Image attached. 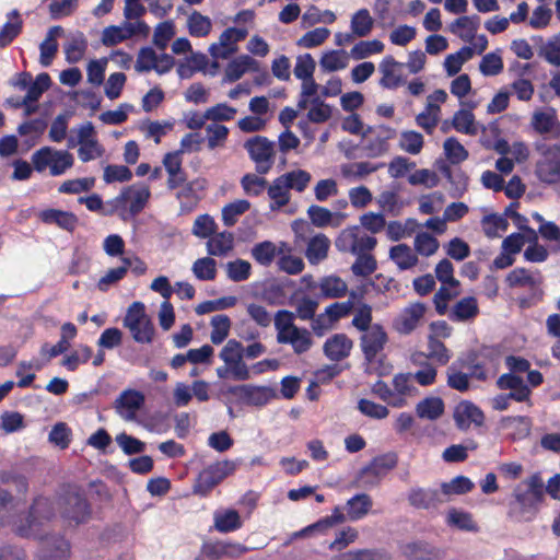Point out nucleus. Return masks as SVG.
Here are the masks:
<instances>
[{
    "instance_id": "nucleus-2",
    "label": "nucleus",
    "mask_w": 560,
    "mask_h": 560,
    "mask_svg": "<svg viewBox=\"0 0 560 560\" xmlns=\"http://www.w3.org/2000/svg\"><path fill=\"white\" fill-rule=\"evenodd\" d=\"M295 314L288 310H279L273 317L277 330V342L290 345L298 355L306 353L313 347L312 332L294 324Z\"/></svg>"
},
{
    "instance_id": "nucleus-4",
    "label": "nucleus",
    "mask_w": 560,
    "mask_h": 560,
    "mask_svg": "<svg viewBox=\"0 0 560 560\" xmlns=\"http://www.w3.org/2000/svg\"><path fill=\"white\" fill-rule=\"evenodd\" d=\"M513 497L522 520L535 518L545 501L544 480L540 472H534L522 485H518L513 491Z\"/></svg>"
},
{
    "instance_id": "nucleus-50",
    "label": "nucleus",
    "mask_w": 560,
    "mask_h": 560,
    "mask_svg": "<svg viewBox=\"0 0 560 560\" xmlns=\"http://www.w3.org/2000/svg\"><path fill=\"white\" fill-rule=\"evenodd\" d=\"M474 482L465 476H457L450 482H443L441 485L442 498L447 500V497L452 494H465L472 490Z\"/></svg>"
},
{
    "instance_id": "nucleus-13",
    "label": "nucleus",
    "mask_w": 560,
    "mask_h": 560,
    "mask_svg": "<svg viewBox=\"0 0 560 560\" xmlns=\"http://www.w3.org/2000/svg\"><path fill=\"white\" fill-rule=\"evenodd\" d=\"M388 341L387 332L381 324H374L371 329L362 332L360 348L368 363L375 362Z\"/></svg>"
},
{
    "instance_id": "nucleus-33",
    "label": "nucleus",
    "mask_w": 560,
    "mask_h": 560,
    "mask_svg": "<svg viewBox=\"0 0 560 560\" xmlns=\"http://www.w3.org/2000/svg\"><path fill=\"white\" fill-rule=\"evenodd\" d=\"M419 355L432 360L441 366L446 365L452 359L451 350L442 340L436 339L435 336H428L427 352L420 353Z\"/></svg>"
},
{
    "instance_id": "nucleus-31",
    "label": "nucleus",
    "mask_w": 560,
    "mask_h": 560,
    "mask_svg": "<svg viewBox=\"0 0 560 560\" xmlns=\"http://www.w3.org/2000/svg\"><path fill=\"white\" fill-rule=\"evenodd\" d=\"M444 401L438 396L425 397L416 405L418 418L431 421L438 420L444 413Z\"/></svg>"
},
{
    "instance_id": "nucleus-27",
    "label": "nucleus",
    "mask_w": 560,
    "mask_h": 560,
    "mask_svg": "<svg viewBox=\"0 0 560 560\" xmlns=\"http://www.w3.org/2000/svg\"><path fill=\"white\" fill-rule=\"evenodd\" d=\"M307 215L311 220V224L316 228H325L328 225L337 228L340 225L341 220H343L346 217L341 213L335 214L327 208L317 205H312L308 207Z\"/></svg>"
},
{
    "instance_id": "nucleus-7",
    "label": "nucleus",
    "mask_w": 560,
    "mask_h": 560,
    "mask_svg": "<svg viewBox=\"0 0 560 560\" xmlns=\"http://www.w3.org/2000/svg\"><path fill=\"white\" fill-rule=\"evenodd\" d=\"M534 149L541 156L535 168L538 179L548 185L560 183V142L548 144L536 141Z\"/></svg>"
},
{
    "instance_id": "nucleus-56",
    "label": "nucleus",
    "mask_w": 560,
    "mask_h": 560,
    "mask_svg": "<svg viewBox=\"0 0 560 560\" xmlns=\"http://www.w3.org/2000/svg\"><path fill=\"white\" fill-rule=\"evenodd\" d=\"M440 112V105L428 103L425 112L418 114L416 117L418 126L423 128L427 133L432 135L433 130L438 126Z\"/></svg>"
},
{
    "instance_id": "nucleus-15",
    "label": "nucleus",
    "mask_w": 560,
    "mask_h": 560,
    "mask_svg": "<svg viewBox=\"0 0 560 560\" xmlns=\"http://www.w3.org/2000/svg\"><path fill=\"white\" fill-rule=\"evenodd\" d=\"M228 393L237 397L246 405L265 406L272 398V390L266 386L235 385Z\"/></svg>"
},
{
    "instance_id": "nucleus-48",
    "label": "nucleus",
    "mask_w": 560,
    "mask_h": 560,
    "mask_svg": "<svg viewBox=\"0 0 560 560\" xmlns=\"http://www.w3.org/2000/svg\"><path fill=\"white\" fill-rule=\"evenodd\" d=\"M188 32L192 37H206L212 28L211 20L198 11H194L187 20Z\"/></svg>"
},
{
    "instance_id": "nucleus-47",
    "label": "nucleus",
    "mask_w": 560,
    "mask_h": 560,
    "mask_svg": "<svg viewBox=\"0 0 560 560\" xmlns=\"http://www.w3.org/2000/svg\"><path fill=\"white\" fill-rule=\"evenodd\" d=\"M346 521V515L342 513L339 506H336L332 511V514L329 516H325L312 525H308L304 529L301 530V535H305L312 532H320L324 533L327 529L334 527L337 524H341Z\"/></svg>"
},
{
    "instance_id": "nucleus-39",
    "label": "nucleus",
    "mask_w": 560,
    "mask_h": 560,
    "mask_svg": "<svg viewBox=\"0 0 560 560\" xmlns=\"http://www.w3.org/2000/svg\"><path fill=\"white\" fill-rule=\"evenodd\" d=\"M267 192L271 200L270 209L272 211L283 208L290 201V189L280 176L272 180L267 189Z\"/></svg>"
},
{
    "instance_id": "nucleus-9",
    "label": "nucleus",
    "mask_w": 560,
    "mask_h": 560,
    "mask_svg": "<svg viewBox=\"0 0 560 560\" xmlns=\"http://www.w3.org/2000/svg\"><path fill=\"white\" fill-rule=\"evenodd\" d=\"M32 163L34 170L38 173H43L49 168L51 176H60L73 166L74 159L67 150H55L50 147H43L33 153Z\"/></svg>"
},
{
    "instance_id": "nucleus-6",
    "label": "nucleus",
    "mask_w": 560,
    "mask_h": 560,
    "mask_svg": "<svg viewBox=\"0 0 560 560\" xmlns=\"http://www.w3.org/2000/svg\"><path fill=\"white\" fill-rule=\"evenodd\" d=\"M16 495H25L28 491L27 478L13 471H0V526L11 523L12 514L16 508Z\"/></svg>"
},
{
    "instance_id": "nucleus-46",
    "label": "nucleus",
    "mask_w": 560,
    "mask_h": 560,
    "mask_svg": "<svg viewBox=\"0 0 560 560\" xmlns=\"http://www.w3.org/2000/svg\"><path fill=\"white\" fill-rule=\"evenodd\" d=\"M374 25V21L368 9L358 10L351 18L352 34L358 37L368 36Z\"/></svg>"
},
{
    "instance_id": "nucleus-17",
    "label": "nucleus",
    "mask_w": 560,
    "mask_h": 560,
    "mask_svg": "<svg viewBox=\"0 0 560 560\" xmlns=\"http://www.w3.org/2000/svg\"><path fill=\"white\" fill-rule=\"evenodd\" d=\"M530 126L538 135L548 136L551 139L560 138V122L557 118V112L552 107L545 112H535L532 116Z\"/></svg>"
},
{
    "instance_id": "nucleus-62",
    "label": "nucleus",
    "mask_w": 560,
    "mask_h": 560,
    "mask_svg": "<svg viewBox=\"0 0 560 560\" xmlns=\"http://www.w3.org/2000/svg\"><path fill=\"white\" fill-rule=\"evenodd\" d=\"M357 259L351 266V271L354 276L368 277L377 269L376 258L370 254H358Z\"/></svg>"
},
{
    "instance_id": "nucleus-26",
    "label": "nucleus",
    "mask_w": 560,
    "mask_h": 560,
    "mask_svg": "<svg viewBox=\"0 0 560 560\" xmlns=\"http://www.w3.org/2000/svg\"><path fill=\"white\" fill-rule=\"evenodd\" d=\"M284 249L289 253L291 252V248L287 247L285 243H281L280 248L277 249V246L272 242L264 241L254 245L252 256L259 265L268 267L272 264L277 255L284 253Z\"/></svg>"
},
{
    "instance_id": "nucleus-61",
    "label": "nucleus",
    "mask_w": 560,
    "mask_h": 560,
    "mask_svg": "<svg viewBox=\"0 0 560 560\" xmlns=\"http://www.w3.org/2000/svg\"><path fill=\"white\" fill-rule=\"evenodd\" d=\"M280 177L289 189H294L299 192L304 191L312 179L311 174L304 170L291 171L280 175Z\"/></svg>"
},
{
    "instance_id": "nucleus-20",
    "label": "nucleus",
    "mask_w": 560,
    "mask_h": 560,
    "mask_svg": "<svg viewBox=\"0 0 560 560\" xmlns=\"http://www.w3.org/2000/svg\"><path fill=\"white\" fill-rule=\"evenodd\" d=\"M392 386L395 396L393 408H402L407 406V398L418 394V388L413 385L411 373L396 374L392 380Z\"/></svg>"
},
{
    "instance_id": "nucleus-1",
    "label": "nucleus",
    "mask_w": 560,
    "mask_h": 560,
    "mask_svg": "<svg viewBox=\"0 0 560 560\" xmlns=\"http://www.w3.org/2000/svg\"><path fill=\"white\" fill-rule=\"evenodd\" d=\"M55 517V508L50 499L37 497L33 500L27 514L14 522V533L24 538L43 540L37 560H69L70 542L63 536H44L45 526Z\"/></svg>"
},
{
    "instance_id": "nucleus-45",
    "label": "nucleus",
    "mask_w": 560,
    "mask_h": 560,
    "mask_svg": "<svg viewBox=\"0 0 560 560\" xmlns=\"http://www.w3.org/2000/svg\"><path fill=\"white\" fill-rule=\"evenodd\" d=\"M492 360L487 358L483 353H470L467 357L466 366L469 370V376L478 381H486L488 378L489 363Z\"/></svg>"
},
{
    "instance_id": "nucleus-52",
    "label": "nucleus",
    "mask_w": 560,
    "mask_h": 560,
    "mask_svg": "<svg viewBox=\"0 0 560 560\" xmlns=\"http://www.w3.org/2000/svg\"><path fill=\"white\" fill-rule=\"evenodd\" d=\"M452 127L462 133L474 136L477 133L475 126V116L471 110L459 109L452 119Z\"/></svg>"
},
{
    "instance_id": "nucleus-22",
    "label": "nucleus",
    "mask_w": 560,
    "mask_h": 560,
    "mask_svg": "<svg viewBox=\"0 0 560 560\" xmlns=\"http://www.w3.org/2000/svg\"><path fill=\"white\" fill-rule=\"evenodd\" d=\"M408 501L416 509L429 510L436 508L446 499L442 498L441 491L436 489L413 488L408 494Z\"/></svg>"
},
{
    "instance_id": "nucleus-5",
    "label": "nucleus",
    "mask_w": 560,
    "mask_h": 560,
    "mask_svg": "<svg viewBox=\"0 0 560 560\" xmlns=\"http://www.w3.org/2000/svg\"><path fill=\"white\" fill-rule=\"evenodd\" d=\"M60 515L69 525L86 523L92 515L91 505L84 492L77 486L68 485L58 498Z\"/></svg>"
},
{
    "instance_id": "nucleus-24",
    "label": "nucleus",
    "mask_w": 560,
    "mask_h": 560,
    "mask_svg": "<svg viewBox=\"0 0 560 560\" xmlns=\"http://www.w3.org/2000/svg\"><path fill=\"white\" fill-rule=\"evenodd\" d=\"M400 551L407 560H439L440 550L425 541H410L400 546Z\"/></svg>"
},
{
    "instance_id": "nucleus-8",
    "label": "nucleus",
    "mask_w": 560,
    "mask_h": 560,
    "mask_svg": "<svg viewBox=\"0 0 560 560\" xmlns=\"http://www.w3.org/2000/svg\"><path fill=\"white\" fill-rule=\"evenodd\" d=\"M236 470V463L230 459L215 462L203 468L192 486V493L207 498L212 490Z\"/></svg>"
},
{
    "instance_id": "nucleus-29",
    "label": "nucleus",
    "mask_w": 560,
    "mask_h": 560,
    "mask_svg": "<svg viewBox=\"0 0 560 560\" xmlns=\"http://www.w3.org/2000/svg\"><path fill=\"white\" fill-rule=\"evenodd\" d=\"M381 132L374 139H370L363 147L365 155L369 158H377L388 150V140L396 136V130L390 127L381 126Z\"/></svg>"
},
{
    "instance_id": "nucleus-57",
    "label": "nucleus",
    "mask_w": 560,
    "mask_h": 560,
    "mask_svg": "<svg viewBox=\"0 0 560 560\" xmlns=\"http://www.w3.org/2000/svg\"><path fill=\"white\" fill-rule=\"evenodd\" d=\"M211 341L214 345L222 343L229 336L231 328V319L225 314H219L211 318Z\"/></svg>"
},
{
    "instance_id": "nucleus-11",
    "label": "nucleus",
    "mask_w": 560,
    "mask_h": 560,
    "mask_svg": "<svg viewBox=\"0 0 560 560\" xmlns=\"http://www.w3.org/2000/svg\"><path fill=\"white\" fill-rule=\"evenodd\" d=\"M376 245V237L362 233L358 225L343 229L335 240V246L339 252L352 255L370 253Z\"/></svg>"
},
{
    "instance_id": "nucleus-10",
    "label": "nucleus",
    "mask_w": 560,
    "mask_h": 560,
    "mask_svg": "<svg viewBox=\"0 0 560 560\" xmlns=\"http://www.w3.org/2000/svg\"><path fill=\"white\" fill-rule=\"evenodd\" d=\"M124 326L129 329L133 340L139 343H151L154 338V325L145 313L142 302H133L127 310Z\"/></svg>"
},
{
    "instance_id": "nucleus-21",
    "label": "nucleus",
    "mask_w": 560,
    "mask_h": 560,
    "mask_svg": "<svg viewBox=\"0 0 560 560\" xmlns=\"http://www.w3.org/2000/svg\"><path fill=\"white\" fill-rule=\"evenodd\" d=\"M352 347L353 342L346 334H335L325 341L323 351L330 361L339 362L350 355Z\"/></svg>"
},
{
    "instance_id": "nucleus-14",
    "label": "nucleus",
    "mask_w": 560,
    "mask_h": 560,
    "mask_svg": "<svg viewBox=\"0 0 560 560\" xmlns=\"http://www.w3.org/2000/svg\"><path fill=\"white\" fill-rule=\"evenodd\" d=\"M427 305L422 302H413L406 306L394 319L393 328L399 335H410L417 329L424 317Z\"/></svg>"
},
{
    "instance_id": "nucleus-32",
    "label": "nucleus",
    "mask_w": 560,
    "mask_h": 560,
    "mask_svg": "<svg viewBox=\"0 0 560 560\" xmlns=\"http://www.w3.org/2000/svg\"><path fill=\"white\" fill-rule=\"evenodd\" d=\"M23 20L16 9L8 13V21L0 31V47L9 46L22 32Z\"/></svg>"
},
{
    "instance_id": "nucleus-59",
    "label": "nucleus",
    "mask_w": 560,
    "mask_h": 560,
    "mask_svg": "<svg viewBox=\"0 0 560 560\" xmlns=\"http://www.w3.org/2000/svg\"><path fill=\"white\" fill-rule=\"evenodd\" d=\"M413 245L416 252L424 257L434 255L440 247L438 238L428 232L418 233L415 237Z\"/></svg>"
},
{
    "instance_id": "nucleus-51",
    "label": "nucleus",
    "mask_w": 560,
    "mask_h": 560,
    "mask_svg": "<svg viewBox=\"0 0 560 560\" xmlns=\"http://www.w3.org/2000/svg\"><path fill=\"white\" fill-rule=\"evenodd\" d=\"M131 266L130 258H122V265L117 268L109 269L97 282V289L102 292H106L110 284L120 281Z\"/></svg>"
},
{
    "instance_id": "nucleus-55",
    "label": "nucleus",
    "mask_w": 560,
    "mask_h": 560,
    "mask_svg": "<svg viewBox=\"0 0 560 560\" xmlns=\"http://www.w3.org/2000/svg\"><path fill=\"white\" fill-rule=\"evenodd\" d=\"M322 295L329 299L341 298L347 292L346 282L339 277H325L322 279L320 284Z\"/></svg>"
},
{
    "instance_id": "nucleus-54",
    "label": "nucleus",
    "mask_w": 560,
    "mask_h": 560,
    "mask_svg": "<svg viewBox=\"0 0 560 560\" xmlns=\"http://www.w3.org/2000/svg\"><path fill=\"white\" fill-rule=\"evenodd\" d=\"M460 294L459 287H450L448 284H443L435 292L433 302L435 306V311L439 315H445L447 312V303L448 301L457 298Z\"/></svg>"
},
{
    "instance_id": "nucleus-25",
    "label": "nucleus",
    "mask_w": 560,
    "mask_h": 560,
    "mask_svg": "<svg viewBox=\"0 0 560 560\" xmlns=\"http://www.w3.org/2000/svg\"><path fill=\"white\" fill-rule=\"evenodd\" d=\"M479 314L478 301L475 296H465L457 301L448 313L452 322H467Z\"/></svg>"
},
{
    "instance_id": "nucleus-28",
    "label": "nucleus",
    "mask_w": 560,
    "mask_h": 560,
    "mask_svg": "<svg viewBox=\"0 0 560 560\" xmlns=\"http://www.w3.org/2000/svg\"><path fill=\"white\" fill-rule=\"evenodd\" d=\"M207 182L205 178H196L186 183L177 192V199L185 208L195 207L201 198V192L206 189Z\"/></svg>"
},
{
    "instance_id": "nucleus-38",
    "label": "nucleus",
    "mask_w": 560,
    "mask_h": 560,
    "mask_svg": "<svg viewBox=\"0 0 560 560\" xmlns=\"http://www.w3.org/2000/svg\"><path fill=\"white\" fill-rule=\"evenodd\" d=\"M233 233L228 231L214 233L207 242V252L211 256L222 257L233 249Z\"/></svg>"
},
{
    "instance_id": "nucleus-37",
    "label": "nucleus",
    "mask_w": 560,
    "mask_h": 560,
    "mask_svg": "<svg viewBox=\"0 0 560 560\" xmlns=\"http://www.w3.org/2000/svg\"><path fill=\"white\" fill-rule=\"evenodd\" d=\"M330 246L329 238L323 234H316L311 237L307 247L305 250V256L311 264H317L320 260L325 259L328 255Z\"/></svg>"
},
{
    "instance_id": "nucleus-58",
    "label": "nucleus",
    "mask_w": 560,
    "mask_h": 560,
    "mask_svg": "<svg viewBox=\"0 0 560 560\" xmlns=\"http://www.w3.org/2000/svg\"><path fill=\"white\" fill-rule=\"evenodd\" d=\"M339 560H392V557L385 550L357 549L341 553Z\"/></svg>"
},
{
    "instance_id": "nucleus-49",
    "label": "nucleus",
    "mask_w": 560,
    "mask_h": 560,
    "mask_svg": "<svg viewBox=\"0 0 560 560\" xmlns=\"http://www.w3.org/2000/svg\"><path fill=\"white\" fill-rule=\"evenodd\" d=\"M135 35L131 27L110 25L104 28L102 34V43L109 47L115 46Z\"/></svg>"
},
{
    "instance_id": "nucleus-12",
    "label": "nucleus",
    "mask_w": 560,
    "mask_h": 560,
    "mask_svg": "<svg viewBox=\"0 0 560 560\" xmlns=\"http://www.w3.org/2000/svg\"><path fill=\"white\" fill-rule=\"evenodd\" d=\"M249 158L256 164V172L260 175L267 174L275 160V143L262 136H255L244 143Z\"/></svg>"
},
{
    "instance_id": "nucleus-63",
    "label": "nucleus",
    "mask_w": 560,
    "mask_h": 560,
    "mask_svg": "<svg viewBox=\"0 0 560 560\" xmlns=\"http://www.w3.org/2000/svg\"><path fill=\"white\" fill-rule=\"evenodd\" d=\"M92 348L90 346L82 345L78 350L73 351L63 359L62 365L68 371L74 372L80 364L88 363L92 359Z\"/></svg>"
},
{
    "instance_id": "nucleus-16",
    "label": "nucleus",
    "mask_w": 560,
    "mask_h": 560,
    "mask_svg": "<svg viewBox=\"0 0 560 560\" xmlns=\"http://www.w3.org/2000/svg\"><path fill=\"white\" fill-rule=\"evenodd\" d=\"M453 418L462 431L468 430L471 424L480 427L485 422L483 411L469 400H463L455 407Z\"/></svg>"
},
{
    "instance_id": "nucleus-23",
    "label": "nucleus",
    "mask_w": 560,
    "mask_h": 560,
    "mask_svg": "<svg viewBox=\"0 0 560 560\" xmlns=\"http://www.w3.org/2000/svg\"><path fill=\"white\" fill-rule=\"evenodd\" d=\"M398 464L396 453H386L374 457L366 466L360 470V477L372 476L376 479L386 475L387 471L394 469Z\"/></svg>"
},
{
    "instance_id": "nucleus-41",
    "label": "nucleus",
    "mask_w": 560,
    "mask_h": 560,
    "mask_svg": "<svg viewBox=\"0 0 560 560\" xmlns=\"http://www.w3.org/2000/svg\"><path fill=\"white\" fill-rule=\"evenodd\" d=\"M389 258L400 270H407L418 264L417 254L407 244H398L389 249Z\"/></svg>"
},
{
    "instance_id": "nucleus-44",
    "label": "nucleus",
    "mask_w": 560,
    "mask_h": 560,
    "mask_svg": "<svg viewBox=\"0 0 560 560\" xmlns=\"http://www.w3.org/2000/svg\"><path fill=\"white\" fill-rule=\"evenodd\" d=\"M88 48V42L83 33L73 35L65 45L66 59L70 63L79 62Z\"/></svg>"
},
{
    "instance_id": "nucleus-3",
    "label": "nucleus",
    "mask_w": 560,
    "mask_h": 560,
    "mask_svg": "<svg viewBox=\"0 0 560 560\" xmlns=\"http://www.w3.org/2000/svg\"><path fill=\"white\" fill-rule=\"evenodd\" d=\"M151 191L147 185H129L121 189L118 196L107 202L109 211H103V215L118 213L120 219L127 221L140 214L145 208Z\"/></svg>"
},
{
    "instance_id": "nucleus-34",
    "label": "nucleus",
    "mask_w": 560,
    "mask_h": 560,
    "mask_svg": "<svg viewBox=\"0 0 560 560\" xmlns=\"http://www.w3.org/2000/svg\"><path fill=\"white\" fill-rule=\"evenodd\" d=\"M373 506V500L368 493H358L347 501V517L350 521L363 518Z\"/></svg>"
},
{
    "instance_id": "nucleus-36",
    "label": "nucleus",
    "mask_w": 560,
    "mask_h": 560,
    "mask_svg": "<svg viewBox=\"0 0 560 560\" xmlns=\"http://www.w3.org/2000/svg\"><path fill=\"white\" fill-rule=\"evenodd\" d=\"M62 27L59 25L49 28L44 42L39 45L40 56L39 62L43 67H49L58 51V43L56 35L62 33Z\"/></svg>"
},
{
    "instance_id": "nucleus-42",
    "label": "nucleus",
    "mask_w": 560,
    "mask_h": 560,
    "mask_svg": "<svg viewBox=\"0 0 560 560\" xmlns=\"http://www.w3.org/2000/svg\"><path fill=\"white\" fill-rule=\"evenodd\" d=\"M383 164H373L371 162H352L341 165V174L345 178L362 179L376 172Z\"/></svg>"
},
{
    "instance_id": "nucleus-35",
    "label": "nucleus",
    "mask_w": 560,
    "mask_h": 560,
    "mask_svg": "<svg viewBox=\"0 0 560 560\" xmlns=\"http://www.w3.org/2000/svg\"><path fill=\"white\" fill-rule=\"evenodd\" d=\"M144 395L136 389H126L115 401V407L118 411L126 410L129 417L135 413L144 405Z\"/></svg>"
},
{
    "instance_id": "nucleus-19",
    "label": "nucleus",
    "mask_w": 560,
    "mask_h": 560,
    "mask_svg": "<svg viewBox=\"0 0 560 560\" xmlns=\"http://www.w3.org/2000/svg\"><path fill=\"white\" fill-rule=\"evenodd\" d=\"M247 31L245 28L229 27L220 35V45H211L209 51L214 58H228L235 51V47L231 45L245 39Z\"/></svg>"
},
{
    "instance_id": "nucleus-60",
    "label": "nucleus",
    "mask_w": 560,
    "mask_h": 560,
    "mask_svg": "<svg viewBox=\"0 0 560 560\" xmlns=\"http://www.w3.org/2000/svg\"><path fill=\"white\" fill-rule=\"evenodd\" d=\"M192 272L198 280H214L217 277V261L211 257L199 258L192 265Z\"/></svg>"
},
{
    "instance_id": "nucleus-18",
    "label": "nucleus",
    "mask_w": 560,
    "mask_h": 560,
    "mask_svg": "<svg viewBox=\"0 0 560 560\" xmlns=\"http://www.w3.org/2000/svg\"><path fill=\"white\" fill-rule=\"evenodd\" d=\"M405 65L395 60L392 55L384 57L380 63V72L382 78L380 79V85L384 89L395 90L404 83L401 69Z\"/></svg>"
},
{
    "instance_id": "nucleus-30",
    "label": "nucleus",
    "mask_w": 560,
    "mask_h": 560,
    "mask_svg": "<svg viewBox=\"0 0 560 560\" xmlns=\"http://www.w3.org/2000/svg\"><path fill=\"white\" fill-rule=\"evenodd\" d=\"M258 62L248 55H242L230 61L225 68V77L230 82L237 81L247 71H257Z\"/></svg>"
},
{
    "instance_id": "nucleus-43",
    "label": "nucleus",
    "mask_w": 560,
    "mask_h": 560,
    "mask_svg": "<svg viewBox=\"0 0 560 560\" xmlns=\"http://www.w3.org/2000/svg\"><path fill=\"white\" fill-rule=\"evenodd\" d=\"M214 527L220 533H231L242 527V521L236 510H226L214 515Z\"/></svg>"
},
{
    "instance_id": "nucleus-64",
    "label": "nucleus",
    "mask_w": 560,
    "mask_h": 560,
    "mask_svg": "<svg viewBox=\"0 0 560 560\" xmlns=\"http://www.w3.org/2000/svg\"><path fill=\"white\" fill-rule=\"evenodd\" d=\"M444 153L452 164H459L468 158V151L454 137H450L444 141Z\"/></svg>"
},
{
    "instance_id": "nucleus-40",
    "label": "nucleus",
    "mask_w": 560,
    "mask_h": 560,
    "mask_svg": "<svg viewBox=\"0 0 560 560\" xmlns=\"http://www.w3.org/2000/svg\"><path fill=\"white\" fill-rule=\"evenodd\" d=\"M480 24L478 15H464L456 19L450 26L452 33L457 34L465 40H470L475 37L476 32Z\"/></svg>"
},
{
    "instance_id": "nucleus-53",
    "label": "nucleus",
    "mask_w": 560,
    "mask_h": 560,
    "mask_svg": "<svg viewBox=\"0 0 560 560\" xmlns=\"http://www.w3.org/2000/svg\"><path fill=\"white\" fill-rule=\"evenodd\" d=\"M250 203L245 199H238L225 205L222 209V221L225 226H233L240 215L249 210Z\"/></svg>"
}]
</instances>
